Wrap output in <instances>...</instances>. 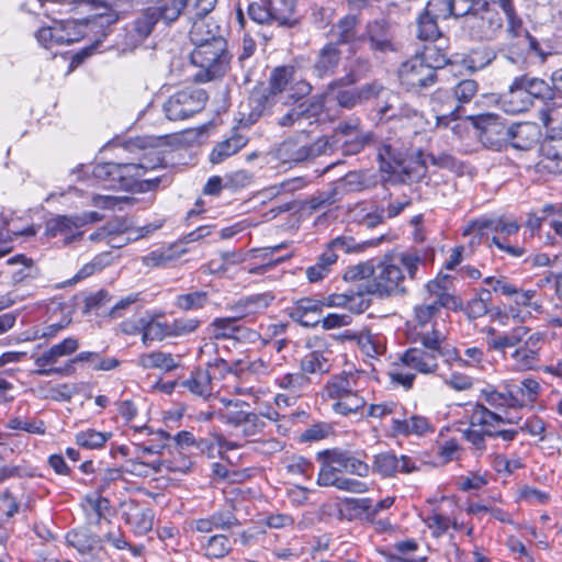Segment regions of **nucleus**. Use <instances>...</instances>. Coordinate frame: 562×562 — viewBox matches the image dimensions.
Returning <instances> with one entry per match:
<instances>
[{
	"mask_svg": "<svg viewBox=\"0 0 562 562\" xmlns=\"http://www.w3.org/2000/svg\"><path fill=\"white\" fill-rule=\"evenodd\" d=\"M463 509L456 496H442L440 499L429 501L420 514V518L430 536L435 539L446 535L452 537L451 531H460Z\"/></svg>",
	"mask_w": 562,
	"mask_h": 562,
	"instance_id": "nucleus-6",
	"label": "nucleus"
},
{
	"mask_svg": "<svg viewBox=\"0 0 562 562\" xmlns=\"http://www.w3.org/2000/svg\"><path fill=\"white\" fill-rule=\"evenodd\" d=\"M158 12L151 7L142 10L126 26L124 36V49H134L145 42L153 33L155 26L159 23L157 20Z\"/></svg>",
	"mask_w": 562,
	"mask_h": 562,
	"instance_id": "nucleus-21",
	"label": "nucleus"
},
{
	"mask_svg": "<svg viewBox=\"0 0 562 562\" xmlns=\"http://www.w3.org/2000/svg\"><path fill=\"white\" fill-rule=\"evenodd\" d=\"M502 10L506 16V32L513 40H516V43L509 46L506 59L512 64L525 61L526 58L521 57L520 54L514 50L517 46V48L521 50V53H526L527 56L533 54L535 56H538L541 61H543L546 55L542 52L537 38L528 32L524 25V21L517 14L514 7V0H503Z\"/></svg>",
	"mask_w": 562,
	"mask_h": 562,
	"instance_id": "nucleus-8",
	"label": "nucleus"
},
{
	"mask_svg": "<svg viewBox=\"0 0 562 562\" xmlns=\"http://www.w3.org/2000/svg\"><path fill=\"white\" fill-rule=\"evenodd\" d=\"M104 11L83 20H57L50 19V23L42 25L34 32V38L40 47L52 50L59 46L71 45L83 38L88 31L105 36V30L119 21V13L103 7Z\"/></svg>",
	"mask_w": 562,
	"mask_h": 562,
	"instance_id": "nucleus-2",
	"label": "nucleus"
},
{
	"mask_svg": "<svg viewBox=\"0 0 562 562\" xmlns=\"http://www.w3.org/2000/svg\"><path fill=\"white\" fill-rule=\"evenodd\" d=\"M540 151L549 160H562V128L548 132L541 143Z\"/></svg>",
	"mask_w": 562,
	"mask_h": 562,
	"instance_id": "nucleus-61",
	"label": "nucleus"
},
{
	"mask_svg": "<svg viewBox=\"0 0 562 562\" xmlns=\"http://www.w3.org/2000/svg\"><path fill=\"white\" fill-rule=\"evenodd\" d=\"M510 130L509 139L513 140V146L516 148L528 149L538 140L539 130L533 123H520L516 126H510Z\"/></svg>",
	"mask_w": 562,
	"mask_h": 562,
	"instance_id": "nucleus-52",
	"label": "nucleus"
},
{
	"mask_svg": "<svg viewBox=\"0 0 562 562\" xmlns=\"http://www.w3.org/2000/svg\"><path fill=\"white\" fill-rule=\"evenodd\" d=\"M404 366L423 374L434 373L438 369L437 353L430 348L413 347L401 357Z\"/></svg>",
	"mask_w": 562,
	"mask_h": 562,
	"instance_id": "nucleus-31",
	"label": "nucleus"
},
{
	"mask_svg": "<svg viewBox=\"0 0 562 562\" xmlns=\"http://www.w3.org/2000/svg\"><path fill=\"white\" fill-rule=\"evenodd\" d=\"M378 243L374 240H368L358 243L352 236H337L327 245L335 254L342 251L346 254H359L371 246H375Z\"/></svg>",
	"mask_w": 562,
	"mask_h": 562,
	"instance_id": "nucleus-60",
	"label": "nucleus"
},
{
	"mask_svg": "<svg viewBox=\"0 0 562 562\" xmlns=\"http://www.w3.org/2000/svg\"><path fill=\"white\" fill-rule=\"evenodd\" d=\"M528 331V327L518 326L508 333H503L495 337L488 338L487 345L493 350H503L505 348L514 347L522 340Z\"/></svg>",
	"mask_w": 562,
	"mask_h": 562,
	"instance_id": "nucleus-58",
	"label": "nucleus"
},
{
	"mask_svg": "<svg viewBox=\"0 0 562 562\" xmlns=\"http://www.w3.org/2000/svg\"><path fill=\"white\" fill-rule=\"evenodd\" d=\"M541 334L536 333L531 335L525 345L518 347L510 355V370L514 372H525L532 370L538 366L539 352L533 348L535 344L540 341Z\"/></svg>",
	"mask_w": 562,
	"mask_h": 562,
	"instance_id": "nucleus-32",
	"label": "nucleus"
},
{
	"mask_svg": "<svg viewBox=\"0 0 562 562\" xmlns=\"http://www.w3.org/2000/svg\"><path fill=\"white\" fill-rule=\"evenodd\" d=\"M274 296L268 292L249 295L240 299L234 306V311L240 318L262 313L273 301Z\"/></svg>",
	"mask_w": 562,
	"mask_h": 562,
	"instance_id": "nucleus-47",
	"label": "nucleus"
},
{
	"mask_svg": "<svg viewBox=\"0 0 562 562\" xmlns=\"http://www.w3.org/2000/svg\"><path fill=\"white\" fill-rule=\"evenodd\" d=\"M162 315L146 311V322L142 342L149 347L154 341H161L169 338V323L162 321Z\"/></svg>",
	"mask_w": 562,
	"mask_h": 562,
	"instance_id": "nucleus-46",
	"label": "nucleus"
},
{
	"mask_svg": "<svg viewBox=\"0 0 562 562\" xmlns=\"http://www.w3.org/2000/svg\"><path fill=\"white\" fill-rule=\"evenodd\" d=\"M110 431H99L93 428H88L78 431L75 435L76 443L88 450L101 449L112 438Z\"/></svg>",
	"mask_w": 562,
	"mask_h": 562,
	"instance_id": "nucleus-56",
	"label": "nucleus"
},
{
	"mask_svg": "<svg viewBox=\"0 0 562 562\" xmlns=\"http://www.w3.org/2000/svg\"><path fill=\"white\" fill-rule=\"evenodd\" d=\"M438 316L437 307L428 302L415 307L416 340L423 347L437 349L440 342H445V333L437 328Z\"/></svg>",
	"mask_w": 562,
	"mask_h": 562,
	"instance_id": "nucleus-15",
	"label": "nucleus"
},
{
	"mask_svg": "<svg viewBox=\"0 0 562 562\" xmlns=\"http://www.w3.org/2000/svg\"><path fill=\"white\" fill-rule=\"evenodd\" d=\"M305 134L289 137L274 150V158L282 165L292 167L308 159L307 139Z\"/></svg>",
	"mask_w": 562,
	"mask_h": 562,
	"instance_id": "nucleus-28",
	"label": "nucleus"
},
{
	"mask_svg": "<svg viewBox=\"0 0 562 562\" xmlns=\"http://www.w3.org/2000/svg\"><path fill=\"white\" fill-rule=\"evenodd\" d=\"M509 419L492 412L483 404L472 405L469 416V427L463 431L464 438L479 451L486 449V438H493L496 428Z\"/></svg>",
	"mask_w": 562,
	"mask_h": 562,
	"instance_id": "nucleus-9",
	"label": "nucleus"
},
{
	"mask_svg": "<svg viewBox=\"0 0 562 562\" xmlns=\"http://www.w3.org/2000/svg\"><path fill=\"white\" fill-rule=\"evenodd\" d=\"M82 222L77 221L76 216L58 215L47 223V234L50 237H63L65 244H70L81 237L79 231Z\"/></svg>",
	"mask_w": 562,
	"mask_h": 562,
	"instance_id": "nucleus-38",
	"label": "nucleus"
},
{
	"mask_svg": "<svg viewBox=\"0 0 562 562\" xmlns=\"http://www.w3.org/2000/svg\"><path fill=\"white\" fill-rule=\"evenodd\" d=\"M341 59V52L333 42L327 43L318 53L314 63V72L317 77L330 76L337 69Z\"/></svg>",
	"mask_w": 562,
	"mask_h": 562,
	"instance_id": "nucleus-44",
	"label": "nucleus"
},
{
	"mask_svg": "<svg viewBox=\"0 0 562 562\" xmlns=\"http://www.w3.org/2000/svg\"><path fill=\"white\" fill-rule=\"evenodd\" d=\"M207 100L203 89H184L169 97L164 103V112L168 120H187L201 112Z\"/></svg>",
	"mask_w": 562,
	"mask_h": 562,
	"instance_id": "nucleus-12",
	"label": "nucleus"
},
{
	"mask_svg": "<svg viewBox=\"0 0 562 562\" xmlns=\"http://www.w3.org/2000/svg\"><path fill=\"white\" fill-rule=\"evenodd\" d=\"M438 19L423 12L417 19V37L422 41L434 42L441 36Z\"/></svg>",
	"mask_w": 562,
	"mask_h": 562,
	"instance_id": "nucleus-63",
	"label": "nucleus"
},
{
	"mask_svg": "<svg viewBox=\"0 0 562 562\" xmlns=\"http://www.w3.org/2000/svg\"><path fill=\"white\" fill-rule=\"evenodd\" d=\"M336 450H323L317 453L321 468L317 476V485L322 487H336L342 476V468L334 461Z\"/></svg>",
	"mask_w": 562,
	"mask_h": 562,
	"instance_id": "nucleus-36",
	"label": "nucleus"
},
{
	"mask_svg": "<svg viewBox=\"0 0 562 562\" xmlns=\"http://www.w3.org/2000/svg\"><path fill=\"white\" fill-rule=\"evenodd\" d=\"M121 507L125 524L136 536H145L153 529L155 515L151 508L142 506L133 499L123 502Z\"/></svg>",
	"mask_w": 562,
	"mask_h": 562,
	"instance_id": "nucleus-25",
	"label": "nucleus"
},
{
	"mask_svg": "<svg viewBox=\"0 0 562 562\" xmlns=\"http://www.w3.org/2000/svg\"><path fill=\"white\" fill-rule=\"evenodd\" d=\"M221 403L224 405L223 409L215 413L218 419L234 428L236 435H241L246 439L255 438L263 432L267 426L263 417H267L269 420H277L279 415L276 411L260 415L246 412L241 409L243 403L225 397L221 398Z\"/></svg>",
	"mask_w": 562,
	"mask_h": 562,
	"instance_id": "nucleus-7",
	"label": "nucleus"
},
{
	"mask_svg": "<svg viewBox=\"0 0 562 562\" xmlns=\"http://www.w3.org/2000/svg\"><path fill=\"white\" fill-rule=\"evenodd\" d=\"M367 38L370 49L379 53L396 52L395 27L386 20H375L369 22L363 34Z\"/></svg>",
	"mask_w": 562,
	"mask_h": 562,
	"instance_id": "nucleus-24",
	"label": "nucleus"
},
{
	"mask_svg": "<svg viewBox=\"0 0 562 562\" xmlns=\"http://www.w3.org/2000/svg\"><path fill=\"white\" fill-rule=\"evenodd\" d=\"M359 23L360 20L355 14H347L341 18L329 30V36L335 40L333 43L338 46L339 44L352 45L363 41V34H360L358 30Z\"/></svg>",
	"mask_w": 562,
	"mask_h": 562,
	"instance_id": "nucleus-34",
	"label": "nucleus"
},
{
	"mask_svg": "<svg viewBox=\"0 0 562 562\" xmlns=\"http://www.w3.org/2000/svg\"><path fill=\"white\" fill-rule=\"evenodd\" d=\"M179 356L164 351H150L138 356L137 366L144 370L158 369L170 372L179 367Z\"/></svg>",
	"mask_w": 562,
	"mask_h": 562,
	"instance_id": "nucleus-45",
	"label": "nucleus"
},
{
	"mask_svg": "<svg viewBox=\"0 0 562 562\" xmlns=\"http://www.w3.org/2000/svg\"><path fill=\"white\" fill-rule=\"evenodd\" d=\"M308 351L301 359V370L307 374H325L330 371L333 351L329 344L319 337L310 339Z\"/></svg>",
	"mask_w": 562,
	"mask_h": 562,
	"instance_id": "nucleus-20",
	"label": "nucleus"
},
{
	"mask_svg": "<svg viewBox=\"0 0 562 562\" xmlns=\"http://www.w3.org/2000/svg\"><path fill=\"white\" fill-rule=\"evenodd\" d=\"M199 29L192 33V44L194 49L191 52V63L199 68L195 79L201 82H207L222 77L229 64V54L227 52V42L224 37H214L213 42L203 43Z\"/></svg>",
	"mask_w": 562,
	"mask_h": 562,
	"instance_id": "nucleus-4",
	"label": "nucleus"
},
{
	"mask_svg": "<svg viewBox=\"0 0 562 562\" xmlns=\"http://www.w3.org/2000/svg\"><path fill=\"white\" fill-rule=\"evenodd\" d=\"M467 16V27L471 37L477 41H491L501 31L503 21L495 8L486 0H471Z\"/></svg>",
	"mask_w": 562,
	"mask_h": 562,
	"instance_id": "nucleus-10",
	"label": "nucleus"
},
{
	"mask_svg": "<svg viewBox=\"0 0 562 562\" xmlns=\"http://www.w3.org/2000/svg\"><path fill=\"white\" fill-rule=\"evenodd\" d=\"M380 171L387 175L386 180L396 183L418 182L427 175V157L423 151L403 158L391 145L384 144L378 153Z\"/></svg>",
	"mask_w": 562,
	"mask_h": 562,
	"instance_id": "nucleus-5",
	"label": "nucleus"
},
{
	"mask_svg": "<svg viewBox=\"0 0 562 562\" xmlns=\"http://www.w3.org/2000/svg\"><path fill=\"white\" fill-rule=\"evenodd\" d=\"M526 93L529 94V99L532 102L533 99L551 100L554 97L553 88L546 82L543 79L537 77H530L529 75L517 76Z\"/></svg>",
	"mask_w": 562,
	"mask_h": 562,
	"instance_id": "nucleus-53",
	"label": "nucleus"
},
{
	"mask_svg": "<svg viewBox=\"0 0 562 562\" xmlns=\"http://www.w3.org/2000/svg\"><path fill=\"white\" fill-rule=\"evenodd\" d=\"M432 259L431 249L416 247L387 254L376 263L374 279L366 284V291L379 297L404 295L408 283L420 279V269Z\"/></svg>",
	"mask_w": 562,
	"mask_h": 562,
	"instance_id": "nucleus-1",
	"label": "nucleus"
},
{
	"mask_svg": "<svg viewBox=\"0 0 562 562\" xmlns=\"http://www.w3.org/2000/svg\"><path fill=\"white\" fill-rule=\"evenodd\" d=\"M473 228H477L482 234L484 232L494 233L495 235L491 238V244L510 257L519 258L526 252L524 247L514 246L507 241L508 237L517 235L519 231V225L516 221H508L502 217L495 220H479L474 223Z\"/></svg>",
	"mask_w": 562,
	"mask_h": 562,
	"instance_id": "nucleus-14",
	"label": "nucleus"
},
{
	"mask_svg": "<svg viewBox=\"0 0 562 562\" xmlns=\"http://www.w3.org/2000/svg\"><path fill=\"white\" fill-rule=\"evenodd\" d=\"M248 143V137L235 130L232 135L217 143L210 154V161L212 164H221L228 157L238 153Z\"/></svg>",
	"mask_w": 562,
	"mask_h": 562,
	"instance_id": "nucleus-43",
	"label": "nucleus"
},
{
	"mask_svg": "<svg viewBox=\"0 0 562 562\" xmlns=\"http://www.w3.org/2000/svg\"><path fill=\"white\" fill-rule=\"evenodd\" d=\"M430 100L432 110L437 113L436 125L438 127H447L450 122L458 120L461 105L454 104V98L449 90H436Z\"/></svg>",
	"mask_w": 562,
	"mask_h": 562,
	"instance_id": "nucleus-30",
	"label": "nucleus"
},
{
	"mask_svg": "<svg viewBox=\"0 0 562 562\" xmlns=\"http://www.w3.org/2000/svg\"><path fill=\"white\" fill-rule=\"evenodd\" d=\"M471 0H429L424 12L438 20L464 16L471 9Z\"/></svg>",
	"mask_w": 562,
	"mask_h": 562,
	"instance_id": "nucleus-35",
	"label": "nucleus"
},
{
	"mask_svg": "<svg viewBox=\"0 0 562 562\" xmlns=\"http://www.w3.org/2000/svg\"><path fill=\"white\" fill-rule=\"evenodd\" d=\"M335 138L337 143H341L346 154L355 155L363 148L369 135H364L357 123H346L336 128Z\"/></svg>",
	"mask_w": 562,
	"mask_h": 562,
	"instance_id": "nucleus-37",
	"label": "nucleus"
},
{
	"mask_svg": "<svg viewBox=\"0 0 562 562\" xmlns=\"http://www.w3.org/2000/svg\"><path fill=\"white\" fill-rule=\"evenodd\" d=\"M199 542L201 554L209 560L224 559L233 550L229 537L223 533L201 537Z\"/></svg>",
	"mask_w": 562,
	"mask_h": 562,
	"instance_id": "nucleus-41",
	"label": "nucleus"
},
{
	"mask_svg": "<svg viewBox=\"0 0 562 562\" xmlns=\"http://www.w3.org/2000/svg\"><path fill=\"white\" fill-rule=\"evenodd\" d=\"M379 98L383 101L382 104L378 105L381 119H407L414 120L416 123L423 120V115L417 110L406 103H402L398 94L383 88V92L380 93Z\"/></svg>",
	"mask_w": 562,
	"mask_h": 562,
	"instance_id": "nucleus-26",
	"label": "nucleus"
},
{
	"mask_svg": "<svg viewBox=\"0 0 562 562\" xmlns=\"http://www.w3.org/2000/svg\"><path fill=\"white\" fill-rule=\"evenodd\" d=\"M87 522L98 525L111 510L110 501L98 492L87 494L81 503Z\"/></svg>",
	"mask_w": 562,
	"mask_h": 562,
	"instance_id": "nucleus-42",
	"label": "nucleus"
},
{
	"mask_svg": "<svg viewBox=\"0 0 562 562\" xmlns=\"http://www.w3.org/2000/svg\"><path fill=\"white\" fill-rule=\"evenodd\" d=\"M322 308L323 302L321 300L303 297L295 303L292 316L304 325L317 324L319 323Z\"/></svg>",
	"mask_w": 562,
	"mask_h": 562,
	"instance_id": "nucleus-50",
	"label": "nucleus"
},
{
	"mask_svg": "<svg viewBox=\"0 0 562 562\" xmlns=\"http://www.w3.org/2000/svg\"><path fill=\"white\" fill-rule=\"evenodd\" d=\"M240 317L236 314L234 317H217L210 324V331L216 339L240 338L246 330L238 324Z\"/></svg>",
	"mask_w": 562,
	"mask_h": 562,
	"instance_id": "nucleus-49",
	"label": "nucleus"
},
{
	"mask_svg": "<svg viewBox=\"0 0 562 562\" xmlns=\"http://www.w3.org/2000/svg\"><path fill=\"white\" fill-rule=\"evenodd\" d=\"M79 349V340L75 337H67L53 345L38 356L34 357V364L37 367L35 371L37 375L49 376L58 374L69 376L76 373V367L71 364V359L63 367H56L59 359L75 353Z\"/></svg>",
	"mask_w": 562,
	"mask_h": 562,
	"instance_id": "nucleus-11",
	"label": "nucleus"
},
{
	"mask_svg": "<svg viewBox=\"0 0 562 562\" xmlns=\"http://www.w3.org/2000/svg\"><path fill=\"white\" fill-rule=\"evenodd\" d=\"M491 303L492 292L486 289H481L474 297L468 301L464 312L469 318H480L488 313Z\"/></svg>",
	"mask_w": 562,
	"mask_h": 562,
	"instance_id": "nucleus-59",
	"label": "nucleus"
},
{
	"mask_svg": "<svg viewBox=\"0 0 562 562\" xmlns=\"http://www.w3.org/2000/svg\"><path fill=\"white\" fill-rule=\"evenodd\" d=\"M139 167L125 166L119 162L98 164L91 168V175L97 184L105 189L131 190V178L137 175Z\"/></svg>",
	"mask_w": 562,
	"mask_h": 562,
	"instance_id": "nucleus-18",
	"label": "nucleus"
},
{
	"mask_svg": "<svg viewBox=\"0 0 562 562\" xmlns=\"http://www.w3.org/2000/svg\"><path fill=\"white\" fill-rule=\"evenodd\" d=\"M193 467V461L181 450H176L170 458L156 461V472H170L188 474Z\"/></svg>",
	"mask_w": 562,
	"mask_h": 562,
	"instance_id": "nucleus-51",
	"label": "nucleus"
},
{
	"mask_svg": "<svg viewBox=\"0 0 562 562\" xmlns=\"http://www.w3.org/2000/svg\"><path fill=\"white\" fill-rule=\"evenodd\" d=\"M302 370L300 372L285 373L276 379V384L291 394L300 396L311 386V379Z\"/></svg>",
	"mask_w": 562,
	"mask_h": 562,
	"instance_id": "nucleus-55",
	"label": "nucleus"
},
{
	"mask_svg": "<svg viewBox=\"0 0 562 562\" xmlns=\"http://www.w3.org/2000/svg\"><path fill=\"white\" fill-rule=\"evenodd\" d=\"M400 82L407 90L427 89L438 81L431 66H427L420 54L403 61L397 71Z\"/></svg>",
	"mask_w": 562,
	"mask_h": 562,
	"instance_id": "nucleus-16",
	"label": "nucleus"
},
{
	"mask_svg": "<svg viewBox=\"0 0 562 562\" xmlns=\"http://www.w3.org/2000/svg\"><path fill=\"white\" fill-rule=\"evenodd\" d=\"M480 394L483 401L495 409H515L510 380L503 381L498 389L487 384L481 390Z\"/></svg>",
	"mask_w": 562,
	"mask_h": 562,
	"instance_id": "nucleus-39",
	"label": "nucleus"
},
{
	"mask_svg": "<svg viewBox=\"0 0 562 562\" xmlns=\"http://www.w3.org/2000/svg\"><path fill=\"white\" fill-rule=\"evenodd\" d=\"M361 373L358 371H342L331 374L321 389V396L325 401H333L331 409L341 416L360 413L367 404L361 394Z\"/></svg>",
	"mask_w": 562,
	"mask_h": 562,
	"instance_id": "nucleus-3",
	"label": "nucleus"
},
{
	"mask_svg": "<svg viewBox=\"0 0 562 562\" xmlns=\"http://www.w3.org/2000/svg\"><path fill=\"white\" fill-rule=\"evenodd\" d=\"M295 67L292 65H283L276 67L269 78V91L271 94L290 91L289 97L295 102L303 97L310 94L312 86L305 80L294 81Z\"/></svg>",
	"mask_w": 562,
	"mask_h": 562,
	"instance_id": "nucleus-19",
	"label": "nucleus"
},
{
	"mask_svg": "<svg viewBox=\"0 0 562 562\" xmlns=\"http://www.w3.org/2000/svg\"><path fill=\"white\" fill-rule=\"evenodd\" d=\"M276 366L263 357H258L249 361H240L238 363V371L240 373H248L255 375L258 380L270 375L274 371Z\"/></svg>",
	"mask_w": 562,
	"mask_h": 562,
	"instance_id": "nucleus-62",
	"label": "nucleus"
},
{
	"mask_svg": "<svg viewBox=\"0 0 562 562\" xmlns=\"http://www.w3.org/2000/svg\"><path fill=\"white\" fill-rule=\"evenodd\" d=\"M125 166L139 167L137 175H133L131 178V190L137 192H149L155 191L161 183L166 187L170 183V178L162 175L154 178L142 179L147 171L156 170L162 166L161 158L156 155L155 157H143L138 164H124Z\"/></svg>",
	"mask_w": 562,
	"mask_h": 562,
	"instance_id": "nucleus-22",
	"label": "nucleus"
},
{
	"mask_svg": "<svg viewBox=\"0 0 562 562\" xmlns=\"http://www.w3.org/2000/svg\"><path fill=\"white\" fill-rule=\"evenodd\" d=\"M391 428L396 435L402 436L415 435L420 437L435 431L431 422L422 415H412L404 419L393 418Z\"/></svg>",
	"mask_w": 562,
	"mask_h": 562,
	"instance_id": "nucleus-40",
	"label": "nucleus"
},
{
	"mask_svg": "<svg viewBox=\"0 0 562 562\" xmlns=\"http://www.w3.org/2000/svg\"><path fill=\"white\" fill-rule=\"evenodd\" d=\"M336 457L334 459L337 465L342 468V472L350 473L360 477H367L370 473V465L352 456L349 451L335 449Z\"/></svg>",
	"mask_w": 562,
	"mask_h": 562,
	"instance_id": "nucleus-54",
	"label": "nucleus"
},
{
	"mask_svg": "<svg viewBox=\"0 0 562 562\" xmlns=\"http://www.w3.org/2000/svg\"><path fill=\"white\" fill-rule=\"evenodd\" d=\"M541 384L535 378H525L519 384L510 380L515 409L532 408L541 393Z\"/></svg>",
	"mask_w": 562,
	"mask_h": 562,
	"instance_id": "nucleus-33",
	"label": "nucleus"
},
{
	"mask_svg": "<svg viewBox=\"0 0 562 562\" xmlns=\"http://www.w3.org/2000/svg\"><path fill=\"white\" fill-rule=\"evenodd\" d=\"M67 543L81 555L91 551H102V538L87 530H71L66 535Z\"/></svg>",
	"mask_w": 562,
	"mask_h": 562,
	"instance_id": "nucleus-48",
	"label": "nucleus"
},
{
	"mask_svg": "<svg viewBox=\"0 0 562 562\" xmlns=\"http://www.w3.org/2000/svg\"><path fill=\"white\" fill-rule=\"evenodd\" d=\"M348 216L361 226L374 228L385 222V206L375 200L361 201L349 209Z\"/></svg>",
	"mask_w": 562,
	"mask_h": 562,
	"instance_id": "nucleus-27",
	"label": "nucleus"
},
{
	"mask_svg": "<svg viewBox=\"0 0 562 562\" xmlns=\"http://www.w3.org/2000/svg\"><path fill=\"white\" fill-rule=\"evenodd\" d=\"M498 104L504 112L515 115L526 112L532 105V102L518 77H515L508 90L499 95Z\"/></svg>",
	"mask_w": 562,
	"mask_h": 562,
	"instance_id": "nucleus-29",
	"label": "nucleus"
},
{
	"mask_svg": "<svg viewBox=\"0 0 562 562\" xmlns=\"http://www.w3.org/2000/svg\"><path fill=\"white\" fill-rule=\"evenodd\" d=\"M226 373H229L227 362L218 360L214 363H209L206 368L195 369L180 385L193 395L207 398L213 394L217 381L224 378Z\"/></svg>",
	"mask_w": 562,
	"mask_h": 562,
	"instance_id": "nucleus-13",
	"label": "nucleus"
},
{
	"mask_svg": "<svg viewBox=\"0 0 562 562\" xmlns=\"http://www.w3.org/2000/svg\"><path fill=\"white\" fill-rule=\"evenodd\" d=\"M397 457L392 452H382L373 458L372 469L383 477H392L398 473Z\"/></svg>",
	"mask_w": 562,
	"mask_h": 562,
	"instance_id": "nucleus-64",
	"label": "nucleus"
},
{
	"mask_svg": "<svg viewBox=\"0 0 562 562\" xmlns=\"http://www.w3.org/2000/svg\"><path fill=\"white\" fill-rule=\"evenodd\" d=\"M473 124L479 131L481 143L487 148L501 150L509 140L512 133L510 126H507L497 114H480L473 119Z\"/></svg>",
	"mask_w": 562,
	"mask_h": 562,
	"instance_id": "nucleus-17",
	"label": "nucleus"
},
{
	"mask_svg": "<svg viewBox=\"0 0 562 562\" xmlns=\"http://www.w3.org/2000/svg\"><path fill=\"white\" fill-rule=\"evenodd\" d=\"M381 92L383 87L372 82L356 88H337L335 92H329L327 88L326 97L336 100L339 106L350 110L372 98H379Z\"/></svg>",
	"mask_w": 562,
	"mask_h": 562,
	"instance_id": "nucleus-23",
	"label": "nucleus"
},
{
	"mask_svg": "<svg viewBox=\"0 0 562 562\" xmlns=\"http://www.w3.org/2000/svg\"><path fill=\"white\" fill-rule=\"evenodd\" d=\"M189 0H168L161 5L151 7L154 11L158 12L157 20L165 25H170L176 22L181 13L188 9Z\"/></svg>",
	"mask_w": 562,
	"mask_h": 562,
	"instance_id": "nucleus-57",
	"label": "nucleus"
}]
</instances>
